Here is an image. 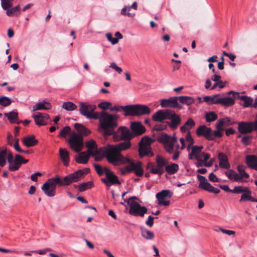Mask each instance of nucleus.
<instances>
[{
	"label": "nucleus",
	"instance_id": "79ce46f5",
	"mask_svg": "<svg viewBox=\"0 0 257 257\" xmlns=\"http://www.w3.org/2000/svg\"><path fill=\"white\" fill-rule=\"evenodd\" d=\"M179 165L175 163L168 165L165 167V171L170 175L175 174L179 170Z\"/></svg>",
	"mask_w": 257,
	"mask_h": 257
},
{
	"label": "nucleus",
	"instance_id": "bf43d9fd",
	"mask_svg": "<svg viewBox=\"0 0 257 257\" xmlns=\"http://www.w3.org/2000/svg\"><path fill=\"white\" fill-rule=\"evenodd\" d=\"M121 14L122 15H127L129 17H133L135 16V13H131L128 11V8L127 6L124 7L121 11Z\"/></svg>",
	"mask_w": 257,
	"mask_h": 257
},
{
	"label": "nucleus",
	"instance_id": "ea45409f",
	"mask_svg": "<svg viewBox=\"0 0 257 257\" xmlns=\"http://www.w3.org/2000/svg\"><path fill=\"white\" fill-rule=\"evenodd\" d=\"M128 164L127 165H126L125 167L120 169L121 174L122 175H124L127 173L132 172L133 168L135 166L134 162L131 159H130V162H127L126 164Z\"/></svg>",
	"mask_w": 257,
	"mask_h": 257
},
{
	"label": "nucleus",
	"instance_id": "c756f323",
	"mask_svg": "<svg viewBox=\"0 0 257 257\" xmlns=\"http://www.w3.org/2000/svg\"><path fill=\"white\" fill-rule=\"evenodd\" d=\"M74 126L78 133L77 134L82 135L83 137V136H88L91 133L89 130L80 123H76L74 124Z\"/></svg>",
	"mask_w": 257,
	"mask_h": 257
},
{
	"label": "nucleus",
	"instance_id": "72a5a7b5",
	"mask_svg": "<svg viewBox=\"0 0 257 257\" xmlns=\"http://www.w3.org/2000/svg\"><path fill=\"white\" fill-rule=\"evenodd\" d=\"M234 99L230 97H220L219 96L218 104H221L226 107H229L233 105L234 104Z\"/></svg>",
	"mask_w": 257,
	"mask_h": 257
},
{
	"label": "nucleus",
	"instance_id": "13d9d810",
	"mask_svg": "<svg viewBox=\"0 0 257 257\" xmlns=\"http://www.w3.org/2000/svg\"><path fill=\"white\" fill-rule=\"evenodd\" d=\"M70 127L69 126H66L61 131L58 137L60 138H65L66 136L70 133Z\"/></svg>",
	"mask_w": 257,
	"mask_h": 257
},
{
	"label": "nucleus",
	"instance_id": "680f3d73",
	"mask_svg": "<svg viewBox=\"0 0 257 257\" xmlns=\"http://www.w3.org/2000/svg\"><path fill=\"white\" fill-rule=\"evenodd\" d=\"M252 140V136H245L242 137L241 139V143L245 146L249 145Z\"/></svg>",
	"mask_w": 257,
	"mask_h": 257
},
{
	"label": "nucleus",
	"instance_id": "0eeeda50",
	"mask_svg": "<svg viewBox=\"0 0 257 257\" xmlns=\"http://www.w3.org/2000/svg\"><path fill=\"white\" fill-rule=\"evenodd\" d=\"M96 106L93 104H88L85 102L80 103L79 111L80 113L88 119H97L98 112H95Z\"/></svg>",
	"mask_w": 257,
	"mask_h": 257
},
{
	"label": "nucleus",
	"instance_id": "338daca9",
	"mask_svg": "<svg viewBox=\"0 0 257 257\" xmlns=\"http://www.w3.org/2000/svg\"><path fill=\"white\" fill-rule=\"evenodd\" d=\"M106 37L107 40L111 43L112 44L115 45L118 43V39L112 38V35L110 33H107Z\"/></svg>",
	"mask_w": 257,
	"mask_h": 257
},
{
	"label": "nucleus",
	"instance_id": "6ab92c4d",
	"mask_svg": "<svg viewBox=\"0 0 257 257\" xmlns=\"http://www.w3.org/2000/svg\"><path fill=\"white\" fill-rule=\"evenodd\" d=\"M252 122H245L241 121L238 123V132L242 134L250 133L252 132L251 125Z\"/></svg>",
	"mask_w": 257,
	"mask_h": 257
},
{
	"label": "nucleus",
	"instance_id": "7c9ffc66",
	"mask_svg": "<svg viewBox=\"0 0 257 257\" xmlns=\"http://www.w3.org/2000/svg\"><path fill=\"white\" fill-rule=\"evenodd\" d=\"M45 183H47L48 185L50 186L51 188L56 190L57 184L60 186H62V180L58 176H57L48 179Z\"/></svg>",
	"mask_w": 257,
	"mask_h": 257
},
{
	"label": "nucleus",
	"instance_id": "5701e85b",
	"mask_svg": "<svg viewBox=\"0 0 257 257\" xmlns=\"http://www.w3.org/2000/svg\"><path fill=\"white\" fill-rule=\"evenodd\" d=\"M218 158L219 161V167L221 168L228 169L230 168L227 156L223 153H219Z\"/></svg>",
	"mask_w": 257,
	"mask_h": 257
},
{
	"label": "nucleus",
	"instance_id": "473e14b6",
	"mask_svg": "<svg viewBox=\"0 0 257 257\" xmlns=\"http://www.w3.org/2000/svg\"><path fill=\"white\" fill-rule=\"evenodd\" d=\"M225 175L227 178L231 181L239 182L240 178H239L238 174L232 169H228L225 172Z\"/></svg>",
	"mask_w": 257,
	"mask_h": 257
},
{
	"label": "nucleus",
	"instance_id": "ddd939ff",
	"mask_svg": "<svg viewBox=\"0 0 257 257\" xmlns=\"http://www.w3.org/2000/svg\"><path fill=\"white\" fill-rule=\"evenodd\" d=\"M167 119L170 120V121L167 122V124L173 130L176 129L181 122V116L173 110L170 109Z\"/></svg>",
	"mask_w": 257,
	"mask_h": 257
},
{
	"label": "nucleus",
	"instance_id": "09e8293b",
	"mask_svg": "<svg viewBox=\"0 0 257 257\" xmlns=\"http://www.w3.org/2000/svg\"><path fill=\"white\" fill-rule=\"evenodd\" d=\"M223 130H224L217 129V130L212 132V129H211V133L210 134L209 141H213L217 137L221 138L222 136L221 131Z\"/></svg>",
	"mask_w": 257,
	"mask_h": 257
},
{
	"label": "nucleus",
	"instance_id": "a211bd4d",
	"mask_svg": "<svg viewBox=\"0 0 257 257\" xmlns=\"http://www.w3.org/2000/svg\"><path fill=\"white\" fill-rule=\"evenodd\" d=\"M78 153V156L75 158L76 162L79 164H85L88 162L90 155L92 154V152L87 151L86 152H80Z\"/></svg>",
	"mask_w": 257,
	"mask_h": 257
},
{
	"label": "nucleus",
	"instance_id": "4d7b16f0",
	"mask_svg": "<svg viewBox=\"0 0 257 257\" xmlns=\"http://www.w3.org/2000/svg\"><path fill=\"white\" fill-rule=\"evenodd\" d=\"M1 1L2 7L5 10H8L13 6V0H1Z\"/></svg>",
	"mask_w": 257,
	"mask_h": 257
},
{
	"label": "nucleus",
	"instance_id": "f8f14e48",
	"mask_svg": "<svg viewBox=\"0 0 257 257\" xmlns=\"http://www.w3.org/2000/svg\"><path fill=\"white\" fill-rule=\"evenodd\" d=\"M173 195L172 191L169 190H163L156 194V197L158 200V204L165 206L170 204V201L165 200V198H170Z\"/></svg>",
	"mask_w": 257,
	"mask_h": 257
},
{
	"label": "nucleus",
	"instance_id": "b1692460",
	"mask_svg": "<svg viewBox=\"0 0 257 257\" xmlns=\"http://www.w3.org/2000/svg\"><path fill=\"white\" fill-rule=\"evenodd\" d=\"M176 100H178V96L171 97L168 99H163L160 104L162 107H170L174 108Z\"/></svg>",
	"mask_w": 257,
	"mask_h": 257
},
{
	"label": "nucleus",
	"instance_id": "423d86ee",
	"mask_svg": "<svg viewBox=\"0 0 257 257\" xmlns=\"http://www.w3.org/2000/svg\"><path fill=\"white\" fill-rule=\"evenodd\" d=\"M154 142V140L147 137L145 136L142 138L139 143V152L141 157L147 156L152 157L154 155L151 151V144Z\"/></svg>",
	"mask_w": 257,
	"mask_h": 257
},
{
	"label": "nucleus",
	"instance_id": "4468645a",
	"mask_svg": "<svg viewBox=\"0 0 257 257\" xmlns=\"http://www.w3.org/2000/svg\"><path fill=\"white\" fill-rule=\"evenodd\" d=\"M32 117L36 124L39 126L46 125L50 121L49 115L45 113L36 112Z\"/></svg>",
	"mask_w": 257,
	"mask_h": 257
},
{
	"label": "nucleus",
	"instance_id": "774afa93",
	"mask_svg": "<svg viewBox=\"0 0 257 257\" xmlns=\"http://www.w3.org/2000/svg\"><path fill=\"white\" fill-rule=\"evenodd\" d=\"M109 67L114 69L116 72H117L119 74H120L122 71V69L120 67L117 66L114 62L111 63L110 64Z\"/></svg>",
	"mask_w": 257,
	"mask_h": 257
},
{
	"label": "nucleus",
	"instance_id": "4c0bfd02",
	"mask_svg": "<svg viewBox=\"0 0 257 257\" xmlns=\"http://www.w3.org/2000/svg\"><path fill=\"white\" fill-rule=\"evenodd\" d=\"M51 188L50 186H48L47 183H44L42 187V190L44 192L45 194L49 197H53L55 195L56 190Z\"/></svg>",
	"mask_w": 257,
	"mask_h": 257
},
{
	"label": "nucleus",
	"instance_id": "c9c22d12",
	"mask_svg": "<svg viewBox=\"0 0 257 257\" xmlns=\"http://www.w3.org/2000/svg\"><path fill=\"white\" fill-rule=\"evenodd\" d=\"M220 94H215L212 96H205L203 97V101L208 104H218V98Z\"/></svg>",
	"mask_w": 257,
	"mask_h": 257
},
{
	"label": "nucleus",
	"instance_id": "9d476101",
	"mask_svg": "<svg viewBox=\"0 0 257 257\" xmlns=\"http://www.w3.org/2000/svg\"><path fill=\"white\" fill-rule=\"evenodd\" d=\"M105 178H101V181L108 187L114 184H120V182L118 180L117 176L110 170L109 169H105Z\"/></svg>",
	"mask_w": 257,
	"mask_h": 257
},
{
	"label": "nucleus",
	"instance_id": "f3484780",
	"mask_svg": "<svg viewBox=\"0 0 257 257\" xmlns=\"http://www.w3.org/2000/svg\"><path fill=\"white\" fill-rule=\"evenodd\" d=\"M170 109L158 110L152 115V119L155 121L161 122L167 119Z\"/></svg>",
	"mask_w": 257,
	"mask_h": 257
},
{
	"label": "nucleus",
	"instance_id": "1a4fd4ad",
	"mask_svg": "<svg viewBox=\"0 0 257 257\" xmlns=\"http://www.w3.org/2000/svg\"><path fill=\"white\" fill-rule=\"evenodd\" d=\"M148 212V209L145 206H141L137 202H132L130 208L129 213L135 216L143 217Z\"/></svg>",
	"mask_w": 257,
	"mask_h": 257
},
{
	"label": "nucleus",
	"instance_id": "393cba45",
	"mask_svg": "<svg viewBox=\"0 0 257 257\" xmlns=\"http://www.w3.org/2000/svg\"><path fill=\"white\" fill-rule=\"evenodd\" d=\"M245 162L249 168L254 170L257 165V156L254 155H246Z\"/></svg>",
	"mask_w": 257,
	"mask_h": 257
},
{
	"label": "nucleus",
	"instance_id": "dca6fc26",
	"mask_svg": "<svg viewBox=\"0 0 257 257\" xmlns=\"http://www.w3.org/2000/svg\"><path fill=\"white\" fill-rule=\"evenodd\" d=\"M80 173L79 172H75L70 174L64 177L62 180V186L69 185L73 182L79 181L80 179Z\"/></svg>",
	"mask_w": 257,
	"mask_h": 257
},
{
	"label": "nucleus",
	"instance_id": "5fc2aeb1",
	"mask_svg": "<svg viewBox=\"0 0 257 257\" xmlns=\"http://www.w3.org/2000/svg\"><path fill=\"white\" fill-rule=\"evenodd\" d=\"M206 120L207 122H212L217 119V115L214 112L207 113L205 115Z\"/></svg>",
	"mask_w": 257,
	"mask_h": 257
},
{
	"label": "nucleus",
	"instance_id": "39448f33",
	"mask_svg": "<svg viewBox=\"0 0 257 257\" xmlns=\"http://www.w3.org/2000/svg\"><path fill=\"white\" fill-rule=\"evenodd\" d=\"M68 142L70 148L76 153H79L83 149V137L75 132L70 134Z\"/></svg>",
	"mask_w": 257,
	"mask_h": 257
},
{
	"label": "nucleus",
	"instance_id": "de8ad7c7",
	"mask_svg": "<svg viewBox=\"0 0 257 257\" xmlns=\"http://www.w3.org/2000/svg\"><path fill=\"white\" fill-rule=\"evenodd\" d=\"M7 154V149L0 150V166L1 167H4L6 164Z\"/></svg>",
	"mask_w": 257,
	"mask_h": 257
},
{
	"label": "nucleus",
	"instance_id": "052dcab7",
	"mask_svg": "<svg viewBox=\"0 0 257 257\" xmlns=\"http://www.w3.org/2000/svg\"><path fill=\"white\" fill-rule=\"evenodd\" d=\"M156 162L157 165L161 168H163L166 165V162L164 159L159 156H157L156 157Z\"/></svg>",
	"mask_w": 257,
	"mask_h": 257
},
{
	"label": "nucleus",
	"instance_id": "f704fd0d",
	"mask_svg": "<svg viewBox=\"0 0 257 257\" xmlns=\"http://www.w3.org/2000/svg\"><path fill=\"white\" fill-rule=\"evenodd\" d=\"M195 125V121L192 118H189L185 124L180 127V131L182 133L190 131Z\"/></svg>",
	"mask_w": 257,
	"mask_h": 257
},
{
	"label": "nucleus",
	"instance_id": "aec40b11",
	"mask_svg": "<svg viewBox=\"0 0 257 257\" xmlns=\"http://www.w3.org/2000/svg\"><path fill=\"white\" fill-rule=\"evenodd\" d=\"M131 128L135 135H141L146 132L145 127L140 122H133Z\"/></svg>",
	"mask_w": 257,
	"mask_h": 257
},
{
	"label": "nucleus",
	"instance_id": "2eb2a0df",
	"mask_svg": "<svg viewBox=\"0 0 257 257\" xmlns=\"http://www.w3.org/2000/svg\"><path fill=\"white\" fill-rule=\"evenodd\" d=\"M203 149L202 146H193L192 147L191 151L189 153V158L190 160L195 159L198 162L202 161V151Z\"/></svg>",
	"mask_w": 257,
	"mask_h": 257
},
{
	"label": "nucleus",
	"instance_id": "37998d69",
	"mask_svg": "<svg viewBox=\"0 0 257 257\" xmlns=\"http://www.w3.org/2000/svg\"><path fill=\"white\" fill-rule=\"evenodd\" d=\"M93 186V183L91 181H88L86 183H82L78 185H75L74 187L77 188L80 192H83L87 189L90 188Z\"/></svg>",
	"mask_w": 257,
	"mask_h": 257
},
{
	"label": "nucleus",
	"instance_id": "49530a36",
	"mask_svg": "<svg viewBox=\"0 0 257 257\" xmlns=\"http://www.w3.org/2000/svg\"><path fill=\"white\" fill-rule=\"evenodd\" d=\"M134 165L135 166L133 168V171H135L136 175L139 177L142 176L144 171L141 167V163L140 162H138L137 163H135L134 162Z\"/></svg>",
	"mask_w": 257,
	"mask_h": 257
},
{
	"label": "nucleus",
	"instance_id": "e2e57ef3",
	"mask_svg": "<svg viewBox=\"0 0 257 257\" xmlns=\"http://www.w3.org/2000/svg\"><path fill=\"white\" fill-rule=\"evenodd\" d=\"M185 140L187 142L188 144L193 145L194 143V140L192 137L191 136L190 131H188L186 136H185Z\"/></svg>",
	"mask_w": 257,
	"mask_h": 257
},
{
	"label": "nucleus",
	"instance_id": "20e7f679",
	"mask_svg": "<svg viewBox=\"0 0 257 257\" xmlns=\"http://www.w3.org/2000/svg\"><path fill=\"white\" fill-rule=\"evenodd\" d=\"M151 112V109L146 105L135 104L124 106V115L125 116H139L149 115Z\"/></svg>",
	"mask_w": 257,
	"mask_h": 257
},
{
	"label": "nucleus",
	"instance_id": "6e6552de",
	"mask_svg": "<svg viewBox=\"0 0 257 257\" xmlns=\"http://www.w3.org/2000/svg\"><path fill=\"white\" fill-rule=\"evenodd\" d=\"M20 159H21V156L20 155H16L15 157H14L11 152L9 153L7 159L9 163V170L10 171L14 172L19 169L21 167Z\"/></svg>",
	"mask_w": 257,
	"mask_h": 257
},
{
	"label": "nucleus",
	"instance_id": "cd10ccee",
	"mask_svg": "<svg viewBox=\"0 0 257 257\" xmlns=\"http://www.w3.org/2000/svg\"><path fill=\"white\" fill-rule=\"evenodd\" d=\"M23 143L27 147H31L36 145L38 141L35 139L34 136L32 135L24 137L23 139Z\"/></svg>",
	"mask_w": 257,
	"mask_h": 257
},
{
	"label": "nucleus",
	"instance_id": "0e129e2a",
	"mask_svg": "<svg viewBox=\"0 0 257 257\" xmlns=\"http://www.w3.org/2000/svg\"><path fill=\"white\" fill-rule=\"evenodd\" d=\"M238 174L239 175V178H240V181L245 182L243 179H248L249 177V175L245 171L239 172Z\"/></svg>",
	"mask_w": 257,
	"mask_h": 257
},
{
	"label": "nucleus",
	"instance_id": "603ef678",
	"mask_svg": "<svg viewBox=\"0 0 257 257\" xmlns=\"http://www.w3.org/2000/svg\"><path fill=\"white\" fill-rule=\"evenodd\" d=\"M13 101L9 97L6 96H0V105L3 106H7L11 104Z\"/></svg>",
	"mask_w": 257,
	"mask_h": 257
},
{
	"label": "nucleus",
	"instance_id": "8fccbe9b",
	"mask_svg": "<svg viewBox=\"0 0 257 257\" xmlns=\"http://www.w3.org/2000/svg\"><path fill=\"white\" fill-rule=\"evenodd\" d=\"M251 192L249 188H247V191L242 194L239 200L240 201H245L247 200L250 201L251 197Z\"/></svg>",
	"mask_w": 257,
	"mask_h": 257
},
{
	"label": "nucleus",
	"instance_id": "412c9836",
	"mask_svg": "<svg viewBox=\"0 0 257 257\" xmlns=\"http://www.w3.org/2000/svg\"><path fill=\"white\" fill-rule=\"evenodd\" d=\"M117 132L120 134V139L121 140L130 141L133 137L132 133L128 128L125 126H120L117 130Z\"/></svg>",
	"mask_w": 257,
	"mask_h": 257
},
{
	"label": "nucleus",
	"instance_id": "9b49d317",
	"mask_svg": "<svg viewBox=\"0 0 257 257\" xmlns=\"http://www.w3.org/2000/svg\"><path fill=\"white\" fill-rule=\"evenodd\" d=\"M197 178L199 181V187L200 188L216 194L220 192V190L217 188L214 187L209 183L204 176L198 175Z\"/></svg>",
	"mask_w": 257,
	"mask_h": 257
},
{
	"label": "nucleus",
	"instance_id": "a19ab883",
	"mask_svg": "<svg viewBox=\"0 0 257 257\" xmlns=\"http://www.w3.org/2000/svg\"><path fill=\"white\" fill-rule=\"evenodd\" d=\"M141 234L143 237L147 240H152L154 238V234L152 231H151L145 227H141Z\"/></svg>",
	"mask_w": 257,
	"mask_h": 257
},
{
	"label": "nucleus",
	"instance_id": "6e6d98bb",
	"mask_svg": "<svg viewBox=\"0 0 257 257\" xmlns=\"http://www.w3.org/2000/svg\"><path fill=\"white\" fill-rule=\"evenodd\" d=\"M93 166L97 174L100 176H102L104 173L105 174V169H108L107 167L102 168L100 165L97 164H94Z\"/></svg>",
	"mask_w": 257,
	"mask_h": 257
},
{
	"label": "nucleus",
	"instance_id": "7ed1b4c3",
	"mask_svg": "<svg viewBox=\"0 0 257 257\" xmlns=\"http://www.w3.org/2000/svg\"><path fill=\"white\" fill-rule=\"evenodd\" d=\"M97 119H99V126L98 131H104V136L113 135L115 137L114 129L118 126L117 120L119 116L116 114H110L104 110L98 112Z\"/></svg>",
	"mask_w": 257,
	"mask_h": 257
},
{
	"label": "nucleus",
	"instance_id": "c85d7f7f",
	"mask_svg": "<svg viewBox=\"0 0 257 257\" xmlns=\"http://www.w3.org/2000/svg\"><path fill=\"white\" fill-rule=\"evenodd\" d=\"M51 108V104L45 100L37 103L33 106V111H35L38 110H49Z\"/></svg>",
	"mask_w": 257,
	"mask_h": 257
},
{
	"label": "nucleus",
	"instance_id": "f257e3e1",
	"mask_svg": "<svg viewBox=\"0 0 257 257\" xmlns=\"http://www.w3.org/2000/svg\"><path fill=\"white\" fill-rule=\"evenodd\" d=\"M132 146L130 141H126L115 145H107L104 148L103 155L107 161L114 166L125 165L129 162L130 159L124 156L121 152L130 149Z\"/></svg>",
	"mask_w": 257,
	"mask_h": 257
},
{
	"label": "nucleus",
	"instance_id": "bb28decb",
	"mask_svg": "<svg viewBox=\"0 0 257 257\" xmlns=\"http://www.w3.org/2000/svg\"><path fill=\"white\" fill-rule=\"evenodd\" d=\"M234 123H235L234 121H231L230 118L227 117L219 119L216 123V127L217 129L224 130L223 126H228Z\"/></svg>",
	"mask_w": 257,
	"mask_h": 257
},
{
	"label": "nucleus",
	"instance_id": "69168bd1",
	"mask_svg": "<svg viewBox=\"0 0 257 257\" xmlns=\"http://www.w3.org/2000/svg\"><path fill=\"white\" fill-rule=\"evenodd\" d=\"M19 10V6H16L11 9H8L6 14L8 16H12L13 14H15Z\"/></svg>",
	"mask_w": 257,
	"mask_h": 257
},
{
	"label": "nucleus",
	"instance_id": "2f4dec72",
	"mask_svg": "<svg viewBox=\"0 0 257 257\" xmlns=\"http://www.w3.org/2000/svg\"><path fill=\"white\" fill-rule=\"evenodd\" d=\"M147 168L148 169H149L150 172L153 174H158L159 176H161L164 172L163 168H161L157 165L155 166L152 163H148Z\"/></svg>",
	"mask_w": 257,
	"mask_h": 257
},
{
	"label": "nucleus",
	"instance_id": "f03ea898",
	"mask_svg": "<svg viewBox=\"0 0 257 257\" xmlns=\"http://www.w3.org/2000/svg\"><path fill=\"white\" fill-rule=\"evenodd\" d=\"M157 140L164 144V148L168 153L173 154L172 160L174 161L176 160L180 156V152L179 149L183 150L186 148L185 137L180 139L181 147L178 144V140L175 135L173 136H170L166 133H162L158 137Z\"/></svg>",
	"mask_w": 257,
	"mask_h": 257
},
{
	"label": "nucleus",
	"instance_id": "864d4df0",
	"mask_svg": "<svg viewBox=\"0 0 257 257\" xmlns=\"http://www.w3.org/2000/svg\"><path fill=\"white\" fill-rule=\"evenodd\" d=\"M85 146L88 149V151H90L97 147L96 142L93 139H91L88 141H86L85 142Z\"/></svg>",
	"mask_w": 257,
	"mask_h": 257
},
{
	"label": "nucleus",
	"instance_id": "e433bc0d",
	"mask_svg": "<svg viewBox=\"0 0 257 257\" xmlns=\"http://www.w3.org/2000/svg\"><path fill=\"white\" fill-rule=\"evenodd\" d=\"M4 115L8 118L10 122L20 123V122H18V113L17 112L11 111L9 113H5Z\"/></svg>",
	"mask_w": 257,
	"mask_h": 257
},
{
	"label": "nucleus",
	"instance_id": "3c124183",
	"mask_svg": "<svg viewBox=\"0 0 257 257\" xmlns=\"http://www.w3.org/2000/svg\"><path fill=\"white\" fill-rule=\"evenodd\" d=\"M247 187H244L243 186H237L234 187L233 189L231 190V193L234 194H240L243 193L244 192L247 191Z\"/></svg>",
	"mask_w": 257,
	"mask_h": 257
},
{
	"label": "nucleus",
	"instance_id": "a18cd8bd",
	"mask_svg": "<svg viewBox=\"0 0 257 257\" xmlns=\"http://www.w3.org/2000/svg\"><path fill=\"white\" fill-rule=\"evenodd\" d=\"M240 100L243 102L242 106L244 107H248L251 106L252 103L253 102V99L250 97L245 96L240 97Z\"/></svg>",
	"mask_w": 257,
	"mask_h": 257
},
{
	"label": "nucleus",
	"instance_id": "c03bdc74",
	"mask_svg": "<svg viewBox=\"0 0 257 257\" xmlns=\"http://www.w3.org/2000/svg\"><path fill=\"white\" fill-rule=\"evenodd\" d=\"M62 108L67 111H73L77 109V105L71 101H67L63 103Z\"/></svg>",
	"mask_w": 257,
	"mask_h": 257
},
{
	"label": "nucleus",
	"instance_id": "58836bf2",
	"mask_svg": "<svg viewBox=\"0 0 257 257\" xmlns=\"http://www.w3.org/2000/svg\"><path fill=\"white\" fill-rule=\"evenodd\" d=\"M178 99L179 102L183 104H185L187 105H190L194 103V98L191 96H178Z\"/></svg>",
	"mask_w": 257,
	"mask_h": 257
},
{
	"label": "nucleus",
	"instance_id": "4be33fe9",
	"mask_svg": "<svg viewBox=\"0 0 257 257\" xmlns=\"http://www.w3.org/2000/svg\"><path fill=\"white\" fill-rule=\"evenodd\" d=\"M211 129V127L202 125L197 128L196 133L197 136H203L207 140H209Z\"/></svg>",
	"mask_w": 257,
	"mask_h": 257
},
{
	"label": "nucleus",
	"instance_id": "a878e982",
	"mask_svg": "<svg viewBox=\"0 0 257 257\" xmlns=\"http://www.w3.org/2000/svg\"><path fill=\"white\" fill-rule=\"evenodd\" d=\"M59 155L64 166H68L70 162L69 152L66 149L60 148L59 149Z\"/></svg>",
	"mask_w": 257,
	"mask_h": 257
}]
</instances>
